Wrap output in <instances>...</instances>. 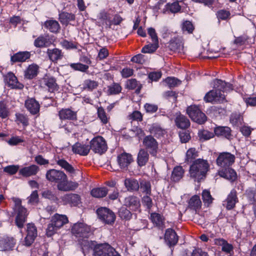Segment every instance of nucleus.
<instances>
[{
  "label": "nucleus",
  "instance_id": "obj_1",
  "mask_svg": "<svg viewBox=\"0 0 256 256\" xmlns=\"http://www.w3.org/2000/svg\"><path fill=\"white\" fill-rule=\"evenodd\" d=\"M214 87L215 90L208 92L204 97L206 102H221L225 98L224 92L232 89V86L220 80H216L214 81Z\"/></svg>",
  "mask_w": 256,
  "mask_h": 256
},
{
  "label": "nucleus",
  "instance_id": "obj_2",
  "mask_svg": "<svg viewBox=\"0 0 256 256\" xmlns=\"http://www.w3.org/2000/svg\"><path fill=\"white\" fill-rule=\"evenodd\" d=\"M68 222V218L66 215L55 214L52 217L50 222L46 230V236L48 237L52 236L58 230Z\"/></svg>",
  "mask_w": 256,
  "mask_h": 256
},
{
  "label": "nucleus",
  "instance_id": "obj_3",
  "mask_svg": "<svg viewBox=\"0 0 256 256\" xmlns=\"http://www.w3.org/2000/svg\"><path fill=\"white\" fill-rule=\"evenodd\" d=\"M210 170V165L206 160L198 158L194 160L190 168V176H206Z\"/></svg>",
  "mask_w": 256,
  "mask_h": 256
},
{
  "label": "nucleus",
  "instance_id": "obj_4",
  "mask_svg": "<svg viewBox=\"0 0 256 256\" xmlns=\"http://www.w3.org/2000/svg\"><path fill=\"white\" fill-rule=\"evenodd\" d=\"M46 178L51 182H54L58 184L57 187L61 191H70L76 189L78 184L76 182L68 181L66 177H46Z\"/></svg>",
  "mask_w": 256,
  "mask_h": 256
},
{
  "label": "nucleus",
  "instance_id": "obj_5",
  "mask_svg": "<svg viewBox=\"0 0 256 256\" xmlns=\"http://www.w3.org/2000/svg\"><path fill=\"white\" fill-rule=\"evenodd\" d=\"M187 114L192 120L199 124L204 123L207 118L196 106H190L187 108Z\"/></svg>",
  "mask_w": 256,
  "mask_h": 256
},
{
  "label": "nucleus",
  "instance_id": "obj_6",
  "mask_svg": "<svg viewBox=\"0 0 256 256\" xmlns=\"http://www.w3.org/2000/svg\"><path fill=\"white\" fill-rule=\"evenodd\" d=\"M90 148L94 153L102 154L108 148L105 140L101 136L94 138L90 142Z\"/></svg>",
  "mask_w": 256,
  "mask_h": 256
},
{
  "label": "nucleus",
  "instance_id": "obj_7",
  "mask_svg": "<svg viewBox=\"0 0 256 256\" xmlns=\"http://www.w3.org/2000/svg\"><path fill=\"white\" fill-rule=\"evenodd\" d=\"M94 256H118V252L108 244H102L95 246Z\"/></svg>",
  "mask_w": 256,
  "mask_h": 256
},
{
  "label": "nucleus",
  "instance_id": "obj_8",
  "mask_svg": "<svg viewBox=\"0 0 256 256\" xmlns=\"http://www.w3.org/2000/svg\"><path fill=\"white\" fill-rule=\"evenodd\" d=\"M149 155L146 150L144 149H140L138 154L137 163L138 166L136 168H132V166L130 167L128 170L130 176H138L140 174V170L139 167L144 166L148 162Z\"/></svg>",
  "mask_w": 256,
  "mask_h": 256
},
{
  "label": "nucleus",
  "instance_id": "obj_9",
  "mask_svg": "<svg viewBox=\"0 0 256 256\" xmlns=\"http://www.w3.org/2000/svg\"><path fill=\"white\" fill-rule=\"evenodd\" d=\"M98 218L103 222L108 224H112L116 220L114 213L106 207H101L96 210Z\"/></svg>",
  "mask_w": 256,
  "mask_h": 256
},
{
  "label": "nucleus",
  "instance_id": "obj_10",
  "mask_svg": "<svg viewBox=\"0 0 256 256\" xmlns=\"http://www.w3.org/2000/svg\"><path fill=\"white\" fill-rule=\"evenodd\" d=\"M90 232V226L83 222L74 224L72 228V233L79 237L87 238Z\"/></svg>",
  "mask_w": 256,
  "mask_h": 256
},
{
  "label": "nucleus",
  "instance_id": "obj_11",
  "mask_svg": "<svg viewBox=\"0 0 256 256\" xmlns=\"http://www.w3.org/2000/svg\"><path fill=\"white\" fill-rule=\"evenodd\" d=\"M235 156L229 152H224L220 154L216 159L218 166L225 168L232 165L234 162Z\"/></svg>",
  "mask_w": 256,
  "mask_h": 256
},
{
  "label": "nucleus",
  "instance_id": "obj_12",
  "mask_svg": "<svg viewBox=\"0 0 256 256\" xmlns=\"http://www.w3.org/2000/svg\"><path fill=\"white\" fill-rule=\"evenodd\" d=\"M27 234L24 238V244L27 246H30L37 236V230L34 224H28L26 226Z\"/></svg>",
  "mask_w": 256,
  "mask_h": 256
},
{
  "label": "nucleus",
  "instance_id": "obj_13",
  "mask_svg": "<svg viewBox=\"0 0 256 256\" xmlns=\"http://www.w3.org/2000/svg\"><path fill=\"white\" fill-rule=\"evenodd\" d=\"M117 161L121 169L126 170L133 161V158L132 154L124 152L118 156Z\"/></svg>",
  "mask_w": 256,
  "mask_h": 256
},
{
  "label": "nucleus",
  "instance_id": "obj_14",
  "mask_svg": "<svg viewBox=\"0 0 256 256\" xmlns=\"http://www.w3.org/2000/svg\"><path fill=\"white\" fill-rule=\"evenodd\" d=\"M164 239L166 244L170 248L176 244L178 237L173 229L168 228L166 230Z\"/></svg>",
  "mask_w": 256,
  "mask_h": 256
},
{
  "label": "nucleus",
  "instance_id": "obj_15",
  "mask_svg": "<svg viewBox=\"0 0 256 256\" xmlns=\"http://www.w3.org/2000/svg\"><path fill=\"white\" fill-rule=\"evenodd\" d=\"M124 205L130 210L140 212V202L138 198L134 196H130L125 198Z\"/></svg>",
  "mask_w": 256,
  "mask_h": 256
},
{
  "label": "nucleus",
  "instance_id": "obj_16",
  "mask_svg": "<svg viewBox=\"0 0 256 256\" xmlns=\"http://www.w3.org/2000/svg\"><path fill=\"white\" fill-rule=\"evenodd\" d=\"M65 204H70L72 206H77L80 203V197L78 194H68L62 198Z\"/></svg>",
  "mask_w": 256,
  "mask_h": 256
},
{
  "label": "nucleus",
  "instance_id": "obj_17",
  "mask_svg": "<svg viewBox=\"0 0 256 256\" xmlns=\"http://www.w3.org/2000/svg\"><path fill=\"white\" fill-rule=\"evenodd\" d=\"M143 144L148 149L150 154H154L158 148V142L151 136H146L143 140Z\"/></svg>",
  "mask_w": 256,
  "mask_h": 256
},
{
  "label": "nucleus",
  "instance_id": "obj_18",
  "mask_svg": "<svg viewBox=\"0 0 256 256\" xmlns=\"http://www.w3.org/2000/svg\"><path fill=\"white\" fill-rule=\"evenodd\" d=\"M72 152L80 156H87L90 151V148L88 144L76 142L72 146Z\"/></svg>",
  "mask_w": 256,
  "mask_h": 256
},
{
  "label": "nucleus",
  "instance_id": "obj_19",
  "mask_svg": "<svg viewBox=\"0 0 256 256\" xmlns=\"http://www.w3.org/2000/svg\"><path fill=\"white\" fill-rule=\"evenodd\" d=\"M8 85L12 88L22 89L24 85L18 82L16 77L12 73H8L5 78Z\"/></svg>",
  "mask_w": 256,
  "mask_h": 256
},
{
  "label": "nucleus",
  "instance_id": "obj_20",
  "mask_svg": "<svg viewBox=\"0 0 256 256\" xmlns=\"http://www.w3.org/2000/svg\"><path fill=\"white\" fill-rule=\"evenodd\" d=\"M16 210L17 212V216L16 218V224L19 228H22L26 218V210L22 207Z\"/></svg>",
  "mask_w": 256,
  "mask_h": 256
},
{
  "label": "nucleus",
  "instance_id": "obj_21",
  "mask_svg": "<svg viewBox=\"0 0 256 256\" xmlns=\"http://www.w3.org/2000/svg\"><path fill=\"white\" fill-rule=\"evenodd\" d=\"M16 244V240L12 237L6 236L0 240V246L3 250H12Z\"/></svg>",
  "mask_w": 256,
  "mask_h": 256
},
{
  "label": "nucleus",
  "instance_id": "obj_22",
  "mask_svg": "<svg viewBox=\"0 0 256 256\" xmlns=\"http://www.w3.org/2000/svg\"><path fill=\"white\" fill-rule=\"evenodd\" d=\"M183 44L180 38H174L170 41L168 45L169 49L174 52H181L183 50Z\"/></svg>",
  "mask_w": 256,
  "mask_h": 256
},
{
  "label": "nucleus",
  "instance_id": "obj_23",
  "mask_svg": "<svg viewBox=\"0 0 256 256\" xmlns=\"http://www.w3.org/2000/svg\"><path fill=\"white\" fill-rule=\"evenodd\" d=\"M30 54L27 51L19 52L11 56L10 60L12 62H24L30 58Z\"/></svg>",
  "mask_w": 256,
  "mask_h": 256
},
{
  "label": "nucleus",
  "instance_id": "obj_24",
  "mask_svg": "<svg viewBox=\"0 0 256 256\" xmlns=\"http://www.w3.org/2000/svg\"><path fill=\"white\" fill-rule=\"evenodd\" d=\"M25 106L27 110L32 114H36L39 112L40 104L34 98L27 100L25 102Z\"/></svg>",
  "mask_w": 256,
  "mask_h": 256
},
{
  "label": "nucleus",
  "instance_id": "obj_25",
  "mask_svg": "<svg viewBox=\"0 0 256 256\" xmlns=\"http://www.w3.org/2000/svg\"><path fill=\"white\" fill-rule=\"evenodd\" d=\"M214 132L216 136L227 139H230L231 136V130L228 126H216L214 130Z\"/></svg>",
  "mask_w": 256,
  "mask_h": 256
},
{
  "label": "nucleus",
  "instance_id": "obj_26",
  "mask_svg": "<svg viewBox=\"0 0 256 256\" xmlns=\"http://www.w3.org/2000/svg\"><path fill=\"white\" fill-rule=\"evenodd\" d=\"M47 54L50 60L54 62H56L58 60L62 59L63 57V53L62 50L57 48L48 49Z\"/></svg>",
  "mask_w": 256,
  "mask_h": 256
},
{
  "label": "nucleus",
  "instance_id": "obj_27",
  "mask_svg": "<svg viewBox=\"0 0 256 256\" xmlns=\"http://www.w3.org/2000/svg\"><path fill=\"white\" fill-rule=\"evenodd\" d=\"M150 218L152 223L160 230H163L165 228L164 219L160 214L152 213L150 215Z\"/></svg>",
  "mask_w": 256,
  "mask_h": 256
},
{
  "label": "nucleus",
  "instance_id": "obj_28",
  "mask_svg": "<svg viewBox=\"0 0 256 256\" xmlns=\"http://www.w3.org/2000/svg\"><path fill=\"white\" fill-rule=\"evenodd\" d=\"M60 118L62 120H72L76 118V113L70 108L62 109L59 111Z\"/></svg>",
  "mask_w": 256,
  "mask_h": 256
},
{
  "label": "nucleus",
  "instance_id": "obj_29",
  "mask_svg": "<svg viewBox=\"0 0 256 256\" xmlns=\"http://www.w3.org/2000/svg\"><path fill=\"white\" fill-rule=\"evenodd\" d=\"M38 170L39 168L37 166L32 164L21 168L19 171V174L23 176H30L36 175Z\"/></svg>",
  "mask_w": 256,
  "mask_h": 256
},
{
  "label": "nucleus",
  "instance_id": "obj_30",
  "mask_svg": "<svg viewBox=\"0 0 256 256\" xmlns=\"http://www.w3.org/2000/svg\"><path fill=\"white\" fill-rule=\"evenodd\" d=\"M238 202V198L236 196V190H232L226 198V208L228 210L232 209Z\"/></svg>",
  "mask_w": 256,
  "mask_h": 256
},
{
  "label": "nucleus",
  "instance_id": "obj_31",
  "mask_svg": "<svg viewBox=\"0 0 256 256\" xmlns=\"http://www.w3.org/2000/svg\"><path fill=\"white\" fill-rule=\"evenodd\" d=\"M38 70V66L36 64H32L24 71V77L28 79H32L37 76Z\"/></svg>",
  "mask_w": 256,
  "mask_h": 256
},
{
  "label": "nucleus",
  "instance_id": "obj_32",
  "mask_svg": "<svg viewBox=\"0 0 256 256\" xmlns=\"http://www.w3.org/2000/svg\"><path fill=\"white\" fill-rule=\"evenodd\" d=\"M176 126L182 129L188 128L190 125L188 119L184 116L180 114L178 116L175 120Z\"/></svg>",
  "mask_w": 256,
  "mask_h": 256
},
{
  "label": "nucleus",
  "instance_id": "obj_33",
  "mask_svg": "<svg viewBox=\"0 0 256 256\" xmlns=\"http://www.w3.org/2000/svg\"><path fill=\"white\" fill-rule=\"evenodd\" d=\"M100 22L103 26L110 27L112 24L110 15L104 11L101 12L98 16Z\"/></svg>",
  "mask_w": 256,
  "mask_h": 256
},
{
  "label": "nucleus",
  "instance_id": "obj_34",
  "mask_svg": "<svg viewBox=\"0 0 256 256\" xmlns=\"http://www.w3.org/2000/svg\"><path fill=\"white\" fill-rule=\"evenodd\" d=\"M124 184L128 190L130 191H136L140 187L137 180L132 178L126 179Z\"/></svg>",
  "mask_w": 256,
  "mask_h": 256
},
{
  "label": "nucleus",
  "instance_id": "obj_35",
  "mask_svg": "<svg viewBox=\"0 0 256 256\" xmlns=\"http://www.w3.org/2000/svg\"><path fill=\"white\" fill-rule=\"evenodd\" d=\"M44 84L48 88V91L54 92L58 90V86L56 83V80L54 77H48L44 80Z\"/></svg>",
  "mask_w": 256,
  "mask_h": 256
},
{
  "label": "nucleus",
  "instance_id": "obj_36",
  "mask_svg": "<svg viewBox=\"0 0 256 256\" xmlns=\"http://www.w3.org/2000/svg\"><path fill=\"white\" fill-rule=\"evenodd\" d=\"M44 26L50 32L56 33L60 28V26L58 22L54 20H49L45 22Z\"/></svg>",
  "mask_w": 256,
  "mask_h": 256
},
{
  "label": "nucleus",
  "instance_id": "obj_37",
  "mask_svg": "<svg viewBox=\"0 0 256 256\" xmlns=\"http://www.w3.org/2000/svg\"><path fill=\"white\" fill-rule=\"evenodd\" d=\"M202 205V202L200 197L197 195L192 196L188 202V206L190 208L196 210L199 209Z\"/></svg>",
  "mask_w": 256,
  "mask_h": 256
},
{
  "label": "nucleus",
  "instance_id": "obj_38",
  "mask_svg": "<svg viewBox=\"0 0 256 256\" xmlns=\"http://www.w3.org/2000/svg\"><path fill=\"white\" fill-rule=\"evenodd\" d=\"M75 16L72 13L62 12L59 14V20L63 24H67L70 21L74 20Z\"/></svg>",
  "mask_w": 256,
  "mask_h": 256
},
{
  "label": "nucleus",
  "instance_id": "obj_39",
  "mask_svg": "<svg viewBox=\"0 0 256 256\" xmlns=\"http://www.w3.org/2000/svg\"><path fill=\"white\" fill-rule=\"evenodd\" d=\"M86 63L88 64H84L82 63H72L70 64V66L75 70L80 71L81 72H86L88 69V66L91 64V61L90 60H88L86 61Z\"/></svg>",
  "mask_w": 256,
  "mask_h": 256
},
{
  "label": "nucleus",
  "instance_id": "obj_40",
  "mask_svg": "<svg viewBox=\"0 0 256 256\" xmlns=\"http://www.w3.org/2000/svg\"><path fill=\"white\" fill-rule=\"evenodd\" d=\"M165 6L166 10H164V13H166L168 10H169L172 13H176L180 11L181 8L179 5L178 2L177 0L172 4H167Z\"/></svg>",
  "mask_w": 256,
  "mask_h": 256
},
{
  "label": "nucleus",
  "instance_id": "obj_41",
  "mask_svg": "<svg viewBox=\"0 0 256 256\" xmlns=\"http://www.w3.org/2000/svg\"><path fill=\"white\" fill-rule=\"evenodd\" d=\"M108 190L106 188H94L91 191V194L96 198H103L106 196Z\"/></svg>",
  "mask_w": 256,
  "mask_h": 256
},
{
  "label": "nucleus",
  "instance_id": "obj_42",
  "mask_svg": "<svg viewBox=\"0 0 256 256\" xmlns=\"http://www.w3.org/2000/svg\"><path fill=\"white\" fill-rule=\"evenodd\" d=\"M98 118L103 124H106L109 120L104 110L102 107H99L97 110Z\"/></svg>",
  "mask_w": 256,
  "mask_h": 256
},
{
  "label": "nucleus",
  "instance_id": "obj_43",
  "mask_svg": "<svg viewBox=\"0 0 256 256\" xmlns=\"http://www.w3.org/2000/svg\"><path fill=\"white\" fill-rule=\"evenodd\" d=\"M118 216L122 219L128 220L132 218V214L126 207L122 206L118 210Z\"/></svg>",
  "mask_w": 256,
  "mask_h": 256
},
{
  "label": "nucleus",
  "instance_id": "obj_44",
  "mask_svg": "<svg viewBox=\"0 0 256 256\" xmlns=\"http://www.w3.org/2000/svg\"><path fill=\"white\" fill-rule=\"evenodd\" d=\"M10 114L9 110L6 106V102L4 101H0V117L6 118Z\"/></svg>",
  "mask_w": 256,
  "mask_h": 256
},
{
  "label": "nucleus",
  "instance_id": "obj_45",
  "mask_svg": "<svg viewBox=\"0 0 256 256\" xmlns=\"http://www.w3.org/2000/svg\"><path fill=\"white\" fill-rule=\"evenodd\" d=\"M198 156V152L195 148H189L186 153V162H188Z\"/></svg>",
  "mask_w": 256,
  "mask_h": 256
},
{
  "label": "nucleus",
  "instance_id": "obj_46",
  "mask_svg": "<svg viewBox=\"0 0 256 256\" xmlns=\"http://www.w3.org/2000/svg\"><path fill=\"white\" fill-rule=\"evenodd\" d=\"M164 81L170 88L177 86L181 84V81L174 77H168Z\"/></svg>",
  "mask_w": 256,
  "mask_h": 256
},
{
  "label": "nucleus",
  "instance_id": "obj_47",
  "mask_svg": "<svg viewBox=\"0 0 256 256\" xmlns=\"http://www.w3.org/2000/svg\"><path fill=\"white\" fill-rule=\"evenodd\" d=\"M98 86V83L96 81L90 80H85L83 84L84 88L90 91L96 88Z\"/></svg>",
  "mask_w": 256,
  "mask_h": 256
},
{
  "label": "nucleus",
  "instance_id": "obj_48",
  "mask_svg": "<svg viewBox=\"0 0 256 256\" xmlns=\"http://www.w3.org/2000/svg\"><path fill=\"white\" fill-rule=\"evenodd\" d=\"M158 47V44L156 42H152L145 46L142 48V53H152L154 52Z\"/></svg>",
  "mask_w": 256,
  "mask_h": 256
},
{
  "label": "nucleus",
  "instance_id": "obj_49",
  "mask_svg": "<svg viewBox=\"0 0 256 256\" xmlns=\"http://www.w3.org/2000/svg\"><path fill=\"white\" fill-rule=\"evenodd\" d=\"M127 87L131 90L136 89V92L137 94L140 93L141 88V86L138 84V82L135 79L128 80L127 82Z\"/></svg>",
  "mask_w": 256,
  "mask_h": 256
},
{
  "label": "nucleus",
  "instance_id": "obj_50",
  "mask_svg": "<svg viewBox=\"0 0 256 256\" xmlns=\"http://www.w3.org/2000/svg\"><path fill=\"white\" fill-rule=\"evenodd\" d=\"M60 46L66 50L76 49L77 45L75 42L72 41H68L66 40H63L60 42Z\"/></svg>",
  "mask_w": 256,
  "mask_h": 256
},
{
  "label": "nucleus",
  "instance_id": "obj_51",
  "mask_svg": "<svg viewBox=\"0 0 256 256\" xmlns=\"http://www.w3.org/2000/svg\"><path fill=\"white\" fill-rule=\"evenodd\" d=\"M198 136L200 140H208L214 136V134L206 130H204L198 132Z\"/></svg>",
  "mask_w": 256,
  "mask_h": 256
},
{
  "label": "nucleus",
  "instance_id": "obj_52",
  "mask_svg": "<svg viewBox=\"0 0 256 256\" xmlns=\"http://www.w3.org/2000/svg\"><path fill=\"white\" fill-rule=\"evenodd\" d=\"M20 168L18 165H10L6 166L4 171L10 175L16 174Z\"/></svg>",
  "mask_w": 256,
  "mask_h": 256
},
{
  "label": "nucleus",
  "instance_id": "obj_53",
  "mask_svg": "<svg viewBox=\"0 0 256 256\" xmlns=\"http://www.w3.org/2000/svg\"><path fill=\"white\" fill-rule=\"evenodd\" d=\"M46 42V38L43 36H40L35 40L34 45L37 48H41L44 46Z\"/></svg>",
  "mask_w": 256,
  "mask_h": 256
},
{
  "label": "nucleus",
  "instance_id": "obj_54",
  "mask_svg": "<svg viewBox=\"0 0 256 256\" xmlns=\"http://www.w3.org/2000/svg\"><path fill=\"white\" fill-rule=\"evenodd\" d=\"M122 90L121 86L118 84H114L112 86H108V92L110 94H116L120 92Z\"/></svg>",
  "mask_w": 256,
  "mask_h": 256
},
{
  "label": "nucleus",
  "instance_id": "obj_55",
  "mask_svg": "<svg viewBox=\"0 0 256 256\" xmlns=\"http://www.w3.org/2000/svg\"><path fill=\"white\" fill-rule=\"evenodd\" d=\"M57 164L62 168L68 172H72L73 170V168L66 160L61 159L57 162Z\"/></svg>",
  "mask_w": 256,
  "mask_h": 256
},
{
  "label": "nucleus",
  "instance_id": "obj_56",
  "mask_svg": "<svg viewBox=\"0 0 256 256\" xmlns=\"http://www.w3.org/2000/svg\"><path fill=\"white\" fill-rule=\"evenodd\" d=\"M230 122L233 124L238 126L242 123V118L240 114H233L230 117Z\"/></svg>",
  "mask_w": 256,
  "mask_h": 256
},
{
  "label": "nucleus",
  "instance_id": "obj_57",
  "mask_svg": "<svg viewBox=\"0 0 256 256\" xmlns=\"http://www.w3.org/2000/svg\"><path fill=\"white\" fill-rule=\"evenodd\" d=\"M211 110L216 116H218V115H224L226 112L225 108L219 106H212L211 108Z\"/></svg>",
  "mask_w": 256,
  "mask_h": 256
},
{
  "label": "nucleus",
  "instance_id": "obj_58",
  "mask_svg": "<svg viewBox=\"0 0 256 256\" xmlns=\"http://www.w3.org/2000/svg\"><path fill=\"white\" fill-rule=\"evenodd\" d=\"M230 12L224 10H218L216 13L218 18L221 20H226L230 18Z\"/></svg>",
  "mask_w": 256,
  "mask_h": 256
},
{
  "label": "nucleus",
  "instance_id": "obj_59",
  "mask_svg": "<svg viewBox=\"0 0 256 256\" xmlns=\"http://www.w3.org/2000/svg\"><path fill=\"white\" fill-rule=\"evenodd\" d=\"M140 188L142 192L148 195L151 194V185L149 182H140Z\"/></svg>",
  "mask_w": 256,
  "mask_h": 256
},
{
  "label": "nucleus",
  "instance_id": "obj_60",
  "mask_svg": "<svg viewBox=\"0 0 256 256\" xmlns=\"http://www.w3.org/2000/svg\"><path fill=\"white\" fill-rule=\"evenodd\" d=\"M202 198L204 203H207L209 204L212 202L213 198L210 195V191L208 190H205L203 191Z\"/></svg>",
  "mask_w": 256,
  "mask_h": 256
},
{
  "label": "nucleus",
  "instance_id": "obj_61",
  "mask_svg": "<svg viewBox=\"0 0 256 256\" xmlns=\"http://www.w3.org/2000/svg\"><path fill=\"white\" fill-rule=\"evenodd\" d=\"M42 196L46 198L49 199L54 202H57L58 198L52 193V192L46 190L42 192Z\"/></svg>",
  "mask_w": 256,
  "mask_h": 256
},
{
  "label": "nucleus",
  "instance_id": "obj_62",
  "mask_svg": "<svg viewBox=\"0 0 256 256\" xmlns=\"http://www.w3.org/2000/svg\"><path fill=\"white\" fill-rule=\"evenodd\" d=\"M182 30L183 32H186L188 33H192L194 30V26L190 21H185L182 24Z\"/></svg>",
  "mask_w": 256,
  "mask_h": 256
},
{
  "label": "nucleus",
  "instance_id": "obj_63",
  "mask_svg": "<svg viewBox=\"0 0 256 256\" xmlns=\"http://www.w3.org/2000/svg\"><path fill=\"white\" fill-rule=\"evenodd\" d=\"M28 202L32 204H36L38 202V196L37 190L32 192L30 196L28 198Z\"/></svg>",
  "mask_w": 256,
  "mask_h": 256
},
{
  "label": "nucleus",
  "instance_id": "obj_64",
  "mask_svg": "<svg viewBox=\"0 0 256 256\" xmlns=\"http://www.w3.org/2000/svg\"><path fill=\"white\" fill-rule=\"evenodd\" d=\"M16 120L22 124L24 126H26L28 124V118L24 114H16Z\"/></svg>",
  "mask_w": 256,
  "mask_h": 256
}]
</instances>
